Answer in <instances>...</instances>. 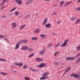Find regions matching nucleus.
Listing matches in <instances>:
<instances>
[{
	"label": "nucleus",
	"mask_w": 80,
	"mask_h": 80,
	"mask_svg": "<svg viewBox=\"0 0 80 80\" xmlns=\"http://www.w3.org/2000/svg\"><path fill=\"white\" fill-rule=\"evenodd\" d=\"M48 75H49V72H44L42 74L43 77L40 78H39L40 80H45L48 78V77H49L48 76H48Z\"/></svg>",
	"instance_id": "obj_1"
},
{
	"label": "nucleus",
	"mask_w": 80,
	"mask_h": 80,
	"mask_svg": "<svg viewBox=\"0 0 80 80\" xmlns=\"http://www.w3.org/2000/svg\"><path fill=\"white\" fill-rule=\"evenodd\" d=\"M71 77H74V78H80V76L79 75V74H71L70 75Z\"/></svg>",
	"instance_id": "obj_2"
},
{
	"label": "nucleus",
	"mask_w": 80,
	"mask_h": 80,
	"mask_svg": "<svg viewBox=\"0 0 80 80\" xmlns=\"http://www.w3.org/2000/svg\"><path fill=\"white\" fill-rule=\"evenodd\" d=\"M47 65L46 64L44 63H41L39 65H37V67H38V68H43V67H47Z\"/></svg>",
	"instance_id": "obj_3"
},
{
	"label": "nucleus",
	"mask_w": 80,
	"mask_h": 80,
	"mask_svg": "<svg viewBox=\"0 0 80 80\" xmlns=\"http://www.w3.org/2000/svg\"><path fill=\"white\" fill-rule=\"evenodd\" d=\"M68 42V40L66 39V40L64 41V42L61 45V47H65L67 45V43Z\"/></svg>",
	"instance_id": "obj_4"
},
{
	"label": "nucleus",
	"mask_w": 80,
	"mask_h": 80,
	"mask_svg": "<svg viewBox=\"0 0 80 80\" xmlns=\"http://www.w3.org/2000/svg\"><path fill=\"white\" fill-rule=\"evenodd\" d=\"M28 46L27 45H24L22 46L21 48L20 49L21 50H28Z\"/></svg>",
	"instance_id": "obj_5"
},
{
	"label": "nucleus",
	"mask_w": 80,
	"mask_h": 80,
	"mask_svg": "<svg viewBox=\"0 0 80 80\" xmlns=\"http://www.w3.org/2000/svg\"><path fill=\"white\" fill-rule=\"evenodd\" d=\"M20 45H21V44L20 42H19L17 43L16 44L15 47L14 48V50H17V49H18L20 47Z\"/></svg>",
	"instance_id": "obj_6"
},
{
	"label": "nucleus",
	"mask_w": 80,
	"mask_h": 80,
	"mask_svg": "<svg viewBox=\"0 0 80 80\" xmlns=\"http://www.w3.org/2000/svg\"><path fill=\"white\" fill-rule=\"evenodd\" d=\"M45 49H43L39 52V55H43L45 54Z\"/></svg>",
	"instance_id": "obj_7"
},
{
	"label": "nucleus",
	"mask_w": 80,
	"mask_h": 80,
	"mask_svg": "<svg viewBox=\"0 0 80 80\" xmlns=\"http://www.w3.org/2000/svg\"><path fill=\"white\" fill-rule=\"evenodd\" d=\"M11 25L12 26V29H14V28H15L16 27H17V24L16 22H12L11 23Z\"/></svg>",
	"instance_id": "obj_8"
},
{
	"label": "nucleus",
	"mask_w": 80,
	"mask_h": 80,
	"mask_svg": "<svg viewBox=\"0 0 80 80\" xmlns=\"http://www.w3.org/2000/svg\"><path fill=\"white\" fill-rule=\"evenodd\" d=\"M27 42H28V39H25L21 40L19 41V42H20L21 44H22V43H27Z\"/></svg>",
	"instance_id": "obj_9"
},
{
	"label": "nucleus",
	"mask_w": 80,
	"mask_h": 80,
	"mask_svg": "<svg viewBox=\"0 0 80 80\" xmlns=\"http://www.w3.org/2000/svg\"><path fill=\"white\" fill-rule=\"evenodd\" d=\"M48 21V19H47V18H46L43 21V22H42V25H45L47 23V22Z\"/></svg>",
	"instance_id": "obj_10"
},
{
	"label": "nucleus",
	"mask_w": 80,
	"mask_h": 80,
	"mask_svg": "<svg viewBox=\"0 0 80 80\" xmlns=\"http://www.w3.org/2000/svg\"><path fill=\"white\" fill-rule=\"evenodd\" d=\"M64 3H65V1H62L59 2V3L60 4L59 6V7H60V8H62V7H63V5Z\"/></svg>",
	"instance_id": "obj_11"
},
{
	"label": "nucleus",
	"mask_w": 80,
	"mask_h": 80,
	"mask_svg": "<svg viewBox=\"0 0 80 80\" xmlns=\"http://www.w3.org/2000/svg\"><path fill=\"white\" fill-rule=\"evenodd\" d=\"M15 2L16 3H17L18 5H22V0H15Z\"/></svg>",
	"instance_id": "obj_12"
},
{
	"label": "nucleus",
	"mask_w": 80,
	"mask_h": 80,
	"mask_svg": "<svg viewBox=\"0 0 80 80\" xmlns=\"http://www.w3.org/2000/svg\"><path fill=\"white\" fill-rule=\"evenodd\" d=\"M75 58L73 57H68L66 58V60H75Z\"/></svg>",
	"instance_id": "obj_13"
},
{
	"label": "nucleus",
	"mask_w": 80,
	"mask_h": 80,
	"mask_svg": "<svg viewBox=\"0 0 80 80\" xmlns=\"http://www.w3.org/2000/svg\"><path fill=\"white\" fill-rule=\"evenodd\" d=\"M15 65H17V66H19V67H22L23 65V64L22 63H14Z\"/></svg>",
	"instance_id": "obj_14"
},
{
	"label": "nucleus",
	"mask_w": 80,
	"mask_h": 80,
	"mask_svg": "<svg viewBox=\"0 0 80 80\" xmlns=\"http://www.w3.org/2000/svg\"><path fill=\"white\" fill-rule=\"evenodd\" d=\"M33 2V0H30L29 1H27L26 2V5H29V4H30L32 2Z\"/></svg>",
	"instance_id": "obj_15"
},
{
	"label": "nucleus",
	"mask_w": 80,
	"mask_h": 80,
	"mask_svg": "<svg viewBox=\"0 0 80 80\" xmlns=\"http://www.w3.org/2000/svg\"><path fill=\"white\" fill-rule=\"evenodd\" d=\"M71 3H72V1H69L65 3L64 4V7H67V6H68V5L70 4Z\"/></svg>",
	"instance_id": "obj_16"
},
{
	"label": "nucleus",
	"mask_w": 80,
	"mask_h": 80,
	"mask_svg": "<svg viewBox=\"0 0 80 80\" xmlns=\"http://www.w3.org/2000/svg\"><path fill=\"white\" fill-rule=\"evenodd\" d=\"M36 60L38 61V62H42L43 61V59L40 58H36Z\"/></svg>",
	"instance_id": "obj_17"
},
{
	"label": "nucleus",
	"mask_w": 80,
	"mask_h": 80,
	"mask_svg": "<svg viewBox=\"0 0 80 80\" xmlns=\"http://www.w3.org/2000/svg\"><path fill=\"white\" fill-rule=\"evenodd\" d=\"M40 37H42V38H45L47 37V35L46 34H42L40 35Z\"/></svg>",
	"instance_id": "obj_18"
},
{
	"label": "nucleus",
	"mask_w": 80,
	"mask_h": 80,
	"mask_svg": "<svg viewBox=\"0 0 80 80\" xmlns=\"http://www.w3.org/2000/svg\"><path fill=\"white\" fill-rule=\"evenodd\" d=\"M32 40L34 41H35L36 40H38V38L37 37H32L31 38Z\"/></svg>",
	"instance_id": "obj_19"
},
{
	"label": "nucleus",
	"mask_w": 80,
	"mask_h": 80,
	"mask_svg": "<svg viewBox=\"0 0 80 80\" xmlns=\"http://www.w3.org/2000/svg\"><path fill=\"white\" fill-rule=\"evenodd\" d=\"M59 53H60V51H57L54 53V57H57Z\"/></svg>",
	"instance_id": "obj_20"
},
{
	"label": "nucleus",
	"mask_w": 80,
	"mask_h": 80,
	"mask_svg": "<svg viewBox=\"0 0 80 80\" xmlns=\"http://www.w3.org/2000/svg\"><path fill=\"white\" fill-rule=\"evenodd\" d=\"M70 69V67H68L67 69L65 70L63 74V75H65L66 74V72H67Z\"/></svg>",
	"instance_id": "obj_21"
},
{
	"label": "nucleus",
	"mask_w": 80,
	"mask_h": 80,
	"mask_svg": "<svg viewBox=\"0 0 80 80\" xmlns=\"http://www.w3.org/2000/svg\"><path fill=\"white\" fill-rule=\"evenodd\" d=\"M51 25V24L50 23H48L45 25V27L46 28H50Z\"/></svg>",
	"instance_id": "obj_22"
},
{
	"label": "nucleus",
	"mask_w": 80,
	"mask_h": 80,
	"mask_svg": "<svg viewBox=\"0 0 80 80\" xmlns=\"http://www.w3.org/2000/svg\"><path fill=\"white\" fill-rule=\"evenodd\" d=\"M26 26V25L25 24L21 26L19 28L20 30H22V29H23V28L24 27H25Z\"/></svg>",
	"instance_id": "obj_23"
},
{
	"label": "nucleus",
	"mask_w": 80,
	"mask_h": 80,
	"mask_svg": "<svg viewBox=\"0 0 80 80\" xmlns=\"http://www.w3.org/2000/svg\"><path fill=\"white\" fill-rule=\"evenodd\" d=\"M40 32V29L39 28H37L34 31V32L35 33H38V32Z\"/></svg>",
	"instance_id": "obj_24"
},
{
	"label": "nucleus",
	"mask_w": 80,
	"mask_h": 80,
	"mask_svg": "<svg viewBox=\"0 0 80 80\" xmlns=\"http://www.w3.org/2000/svg\"><path fill=\"white\" fill-rule=\"evenodd\" d=\"M60 45V42H58L57 44H55L54 47L55 48H56V47H58L59 45Z\"/></svg>",
	"instance_id": "obj_25"
},
{
	"label": "nucleus",
	"mask_w": 80,
	"mask_h": 80,
	"mask_svg": "<svg viewBox=\"0 0 80 80\" xmlns=\"http://www.w3.org/2000/svg\"><path fill=\"white\" fill-rule=\"evenodd\" d=\"M0 74H1L2 75H7V73L3 72H0Z\"/></svg>",
	"instance_id": "obj_26"
},
{
	"label": "nucleus",
	"mask_w": 80,
	"mask_h": 80,
	"mask_svg": "<svg viewBox=\"0 0 80 80\" xmlns=\"http://www.w3.org/2000/svg\"><path fill=\"white\" fill-rule=\"evenodd\" d=\"M52 46V43H48V45L47 47L48 48H50V47H51Z\"/></svg>",
	"instance_id": "obj_27"
},
{
	"label": "nucleus",
	"mask_w": 80,
	"mask_h": 80,
	"mask_svg": "<svg viewBox=\"0 0 80 80\" xmlns=\"http://www.w3.org/2000/svg\"><path fill=\"white\" fill-rule=\"evenodd\" d=\"M28 50L29 52H32V51H33V48H28Z\"/></svg>",
	"instance_id": "obj_28"
},
{
	"label": "nucleus",
	"mask_w": 80,
	"mask_h": 80,
	"mask_svg": "<svg viewBox=\"0 0 80 80\" xmlns=\"http://www.w3.org/2000/svg\"><path fill=\"white\" fill-rule=\"evenodd\" d=\"M5 37V36L3 35L0 34V38H4Z\"/></svg>",
	"instance_id": "obj_29"
},
{
	"label": "nucleus",
	"mask_w": 80,
	"mask_h": 80,
	"mask_svg": "<svg viewBox=\"0 0 80 80\" xmlns=\"http://www.w3.org/2000/svg\"><path fill=\"white\" fill-rule=\"evenodd\" d=\"M23 67L24 69H27L28 68V65L26 64L24 65Z\"/></svg>",
	"instance_id": "obj_30"
},
{
	"label": "nucleus",
	"mask_w": 80,
	"mask_h": 80,
	"mask_svg": "<svg viewBox=\"0 0 80 80\" xmlns=\"http://www.w3.org/2000/svg\"><path fill=\"white\" fill-rule=\"evenodd\" d=\"M17 9V7H15L14 8H12L11 9L10 11V12H13V11H14V10H15Z\"/></svg>",
	"instance_id": "obj_31"
},
{
	"label": "nucleus",
	"mask_w": 80,
	"mask_h": 80,
	"mask_svg": "<svg viewBox=\"0 0 80 80\" xmlns=\"http://www.w3.org/2000/svg\"><path fill=\"white\" fill-rule=\"evenodd\" d=\"M14 14L15 16H17L19 14V12L18 11H16L15 12Z\"/></svg>",
	"instance_id": "obj_32"
},
{
	"label": "nucleus",
	"mask_w": 80,
	"mask_h": 80,
	"mask_svg": "<svg viewBox=\"0 0 80 80\" xmlns=\"http://www.w3.org/2000/svg\"><path fill=\"white\" fill-rule=\"evenodd\" d=\"M34 55H35V53H32L31 54H30V55H28V57L29 58L32 57H33Z\"/></svg>",
	"instance_id": "obj_33"
},
{
	"label": "nucleus",
	"mask_w": 80,
	"mask_h": 80,
	"mask_svg": "<svg viewBox=\"0 0 80 80\" xmlns=\"http://www.w3.org/2000/svg\"><path fill=\"white\" fill-rule=\"evenodd\" d=\"M80 22V19H79L76 20V21L75 22V23H76V24H77V23H79Z\"/></svg>",
	"instance_id": "obj_34"
},
{
	"label": "nucleus",
	"mask_w": 80,
	"mask_h": 80,
	"mask_svg": "<svg viewBox=\"0 0 80 80\" xmlns=\"http://www.w3.org/2000/svg\"><path fill=\"white\" fill-rule=\"evenodd\" d=\"M76 49L77 50V51H80V45L76 47Z\"/></svg>",
	"instance_id": "obj_35"
},
{
	"label": "nucleus",
	"mask_w": 80,
	"mask_h": 80,
	"mask_svg": "<svg viewBox=\"0 0 80 80\" xmlns=\"http://www.w3.org/2000/svg\"><path fill=\"white\" fill-rule=\"evenodd\" d=\"M80 61V58H79L78 59V60L76 61V63H79Z\"/></svg>",
	"instance_id": "obj_36"
},
{
	"label": "nucleus",
	"mask_w": 80,
	"mask_h": 80,
	"mask_svg": "<svg viewBox=\"0 0 80 80\" xmlns=\"http://www.w3.org/2000/svg\"><path fill=\"white\" fill-rule=\"evenodd\" d=\"M30 16V15L28 14L25 17H24L25 19H26L27 18H29Z\"/></svg>",
	"instance_id": "obj_37"
},
{
	"label": "nucleus",
	"mask_w": 80,
	"mask_h": 80,
	"mask_svg": "<svg viewBox=\"0 0 80 80\" xmlns=\"http://www.w3.org/2000/svg\"><path fill=\"white\" fill-rule=\"evenodd\" d=\"M76 19V18L75 17H72L70 18L71 20H75Z\"/></svg>",
	"instance_id": "obj_38"
},
{
	"label": "nucleus",
	"mask_w": 80,
	"mask_h": 80,
	"mask_svg": "<svg viewBox=\"0 0 80 80\" xmlns=\"http://www.w3.org/2000/svg\"><path fill=\"white\" fill-rule=\"evenodd\" d=\"M56 14H57V12L55 11H54L52 12V15H56Z\"/></svg>",
	"instance_id": "obj_39"
},
{
	"label": "nucleus",
	"mask_w": 80,
	"mask_h": 80,
	"mask_svg": "<svg viewBox=\"0 0 80 80\" xmlns=\"http://www.w3.org/2000/svg\"><path fill=\"white\" fill-rule=\"evenodd\" d=\"M24 78L25 80H29V79H30V78L29 77H24Z\"/></svg>",
	"instance_id": "obj_40"
},
{
	"label": "nucleus",
	"mask_w": 80,
	"mask_h": 80,
	"mask_svg": "<svg viewBox=\"0 0 80 80\" xmlns=\"http://www.w3.org/2000/svg\"><path fill=\"white\" fill-rule=\"evenodd\" d=\"M80 55V53L79 54H78L76 56L73 57V58H75V59L76 58H78V57H79Z\"/></svg>",
	"instance_id": "obj_41"
},
{
	"label": "nucleus",
	"mask_w": 80,
	"mask_h": 80,
	"mask_svg": "<svg viewBox=\"0 0 80 80\" xmlns=\"http://www.w3.org/2000/svg\"><path fill=\"white\" fill-rule=\"evenodd\" d=\"M0 61H2V62H6V60L0 58Z\"/></svg>",
	"instance_id": "obj_42"
},
{
	"label": "nucleus",
	"mask_w": 80,
	"mask_h": 80,
	"mask_svg": "<svg viewBox=\"0 0 80 80\" xmlns=\"http://www.w3.org/2000/svg\"><path fill=\"white\" fill-rule=\"evenodd\" d=\"M75 10H76V11H80V8H77Z\"/></svg>",
	"instance_id": "obj_43"
},
{
	"label": "nucleus",
	"mask_w": 80,
	"mask_h": 80,
	"mask_svg": "<svg viewBox=\"0 0 80 80\" xmlns=\"http://www.w3.org/2000/svg\"><path fill=\"white\" fill-rule=\"evenodd\" d=\"M2 18H6L7 16H3L2 17Z\"/></svg>",
	"instance_id": "obj_44"
},
{
	"label": "nucleus",
	"mask_w": 80,
	"mask_h": 80,
	"mask_svg": "<svg viewBox=\"0 0 80 80\" xmlns=\"http://www.w3.org/2000/svg\"><path fill=\"white\" fill-rule=\"evenodd\" d=\"M32 71L33 72H37L38 71V70L37 69H32Z\"/></svg>",
	"instance_id": "obj_45"
},
{
	"label": "nucleus",
	"mask_w": 80,
	"mask_h": 80,
	"mask_svg": "<svg viewBox=\"0 0 80 80\" xmlns=\"http://www.w3.org/2000/svg\"><path fill=\"white\" fill-rule=\"evenodd\" d=\"M5 41H6V42H9V40H8V39L7 38H5Z\"/></svg>",
	"instance_id": "obj_46"
},
{
	"label": "nucleus",
	"mask_w": 80,
	"mask_h": 80,
	"mask_svg": "<svg viewBox=\"0 0 80 80\" xmlns=\"http://www.w3.org/2000/svg\"><path fill=\"white\" fill-rule=\"evenodd\" d=\"M58 64V62H55L54 63V65H57Z\"/></svg>",
	"instance_id": "obj_47"
},
{
	"label": "nucleus",
	"mask_w": 80,
	"mask_h": 80,
	"mask_svg": "<svg viewBox=\"0 0 80 80\" xmlns=\"http://www.w3.org/2000/svg\"><path fill=\"white\" fill-rule=\"evenodd\" d=\"M61 23V21H58L57 22V23L58 24H59V23Z\"/></svg>",
	"instance_id": "obj_48"
},
{
	"label": "nucleus",
	"mask_w": 80,
	"mask_h": 80,
	"mask_svg": "<svg viewBox=\"0 0 80 80\" xmlns=\"http://www.w3.org/2000/svg\"><path fill=\"white\" fill-rule=\"evenodd\" d=\"M5 2H2L1 3V5H3L4 4H5Z\"/></svg>",
	"instance_id": "obj_49"
},
{
	"label": "nucleus",
	"mask_w": 80,
	"mask_h": 80,
	"mask_svg": "<svg viewBox=\"0 0 80 80\" xmlns=\"http://www.w3.org/2000/svg\"><path fill=\"white\" fill-rule=\"evenodd\" d=\"M4 8V6L3 7H2L1 8H0V9L1 10H3V8Z\"/></svg>",
	"instance_id": "obj_50"
},
{
	"label": "nucleus",
	"mask_w": 80,
	"mask_h": 80,
	"mask_svg": "<svg viewBox=\"0 0 80 80\" xmlns=\"http://www.w3.org/2000/svg\"><path fill=\"white\" fill-rule=\"evenodd\" d=\"M3 2H4V3H5V2H7V0H3Z\"/></svg>",
	"instance_id": "obj_51"
},
{
	"label": "nucleus",
	"mask_w": 80,
	"mask_h": 80,
	"mask_svg": "<svg viewBox=\"0 0 80 80\" xmlns=\"http://www.w3.org/2000/svg\"><path fill=\"white\" fill-rule=\"evenodd\" d=\"M48 1H50V0H44V2H48Z\"/></svg>",
	"instance_id": "obj_52"
},
{
	"label": "nucleus",
	"mask_w": 80,
	"mask_h": 80,
	"mask_svg": "<svg viewBox=\"0 0 80 80\" xmlns=\"http://www.w3.org/2000/svg\"><path fill=\"white\" fill-rule=\"evenodd\" d=\"M53 7H57V4H55L53 5Z\"/></svg>",
	"instance_id": "obj_53"
},
{
	"label": "nucleus",
	"mask_w": 80,
	"mask_h": 80,
	"mask_svg": "<svg viewBox=\"0 0 80 80\" xmlns=\"http://www.w3.org/2000/svg\"><path fill=\"white\" fill-rule=\"evenodd\" d=\"M52 35H56V33H55V32H52Z\"/></svg>",
	"instance_id": "obj_54"
},
{
	"label": "nucleus",
	"mask_w": 80,
	"mask_h": 80,
	"mask_svg": "<svg viewBox=\"0 0 80 80\" xmlns=\"http://www.w3.org/2000/svg\"><path fill=\"white\" fill-rule=\"evenodd\" d=\"M77 2H78V3H79V2H80V0H78Z\"/></svg>",
	"instance_id": "obj_55"
},
{
	"label": "nucleus",
	"mask_w": 80,
	"mask_h": 80,
	"mask_svg": "<svg viewBox=\"0 0 80 80\" xmlns=\"http://www.w3.org/2000/svg\"><path fill=\"white\" fill-rule=\"evenodd\" d=\"M20 17H23V16L22 15H21L20 16Z\"/></svg>",
	"instance_id": "obj_56"
},
{
	"label": "nucleus",
	"mask_w": 80,
	"mask_h": 80,
	"mask_svg": "<svg viewBox=\"0 0 80 80\" xmlns=\"http://www.w3.org/2000/svg\"><path fill=\"white\" fill-rule=\"evenodd\" d=\"M59 0H57V1H58V2L59 1Z\"/></svg>",
	"instance_id": "obj_57"
},
{
	"label": "nucleus",
	"mask_w": 80,
	"mask_h": 80,
	"mask_svg": "<svg viewBox=\"0 0 80 80\" xmlns=\"http://www.w3.org/2000/svg\"><path fill=\"white\" fill-rule=\"evenodd\" d=\"M78 80H80V79H78Z\"/></svg>",
	"instance_id": "obj_58"
},
{
	"label": "nucleus",
	"mask_w": 80,
	"mask_h": 80,
	"mask_svg": "<svg viewBox=\"0 0 80 80\" xmlns=\"http://www.w3.org/2000/svg\"><path fill=\"white\" fill-rule=\"evenodd\" d=\"M79 28H80V27H79Z\"/></svg>",
	"instance_id": "obj_59"
},
{
	"label": "nucleus",
	"mask_w": 80,
	"mask_h": 80,
	"mask_svg": "<svg viewBox=\"0 0 80 80\" xmlns=\"http://www.w3.org/2000/svg\"><path fill=\"white\" fill-rule=\"evenodd\" d=\"M15 72H16V71H15Z\"/></svg>",
	"instance_id": "obj_60"
}]
</instances>
